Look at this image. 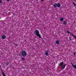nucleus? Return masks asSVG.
Instances as JSON below:
<instances>
[{
  "instance_id": "nucleus-9",
  "label": "nucleus",
  "mask_w": 76,
  "mask_h": 76,
  "mask_svg": "<svg viewBox=\"0 0 76 76\" xmlns=\"http://www.w3.org/2000/svg\"><path fill=\"white\" fill-rule=\"evenodd\" d=\"M2 74L3 76H7L5 74H4V73L2 72Z\"/></svg>"
},
{
  "instance_id": "nucleus-14",
  "label": "nucleus",
  "mask_w": 76,
  "mask_h": 76,
  "mask_svg": "<svg viewBox=\"0 0 76 76\" xmlns=\"http://www.w3.org/2000/svg\"><path fill=\"white\" fill-rule=\"evenodd\" d=\"M56 43L57 44H59V42H58V41H57L56 42Z\"/></svg>"
},
{
  "instance_id": "nucleus-8",
  "label": "nucleus",
  "mask_w": 76,
  "mask_h": 76,
  "mask_svg": "<svg viewBox=\"0 0 76 76\" xmlns=\"http://www.w3.org/2000/svg\"><path fill=\"white\" fill-rule=\"evenodd\" d=\"M45 54L46 55V56L48 55V52H46Z\"/></svg>"
},
{
  "instance_id": "nucleus-19",
  "label": "nucleus",
  "mask_w": 76,
  "mask_h": 76,
  "mask_svg": "<svg viewBox=\"0 0 76 76\" xmlns=\"http://www.w3.org/2000/svg\"><path fill=\"white\" fill-rule=\"evenodd\" d=\"M69 39H70V40H71V41H72V39H71V38H70V37H69Z\"/></svg>"
},
{
  "instance_id": "nucleus-22",
  "label": "nucleus",
  "mask_w": 76,
  "mask_h": 76,
  "mask_svg": "<svg viewBox=\"0 0 76 76\" xmlns=\"http://www.w3.org/2000/svg\"><path fill=\"white\" fill-rule=\"evenodd\" d=\"M41 1H42V0H41Z\"/></svg>"
},
{
  "instance_id": "nucleus-23",
  "label": "nucleus",
  "mask_w": 76,
  "mask_h": 76,
  "mask_svg": "<svg viewBox=\"0 0 76 76\" xmlns=\"http://www.w3.org/2000/svg\"><path fill=\"white\" fill-rule=\"evenodd\" d=\"M36 0V1H37V0Z\"/></svg>"
},
{
  "instance_id": "nucleus-21",
  "label": "nucleus",
  "mask_w": 76,
  "mask_h": 76,
  "mask_svg": "<svg viewBox=\"0 0 76 76\" xmlns=\"http://www.w3.org/2000/svg\"><path fill=\"white\" fill-rule=\"evenodd\" d=\"M10 0H7V1H9Z\"/></svg>"
},
{
  "instance_id": "nucleus-1",
  "label": "nucleus",
  "mask_w": 76,
  "mask_h": 76,
  "mask_svg": "<svg viewBox=\"0 0 76 76\" xmlns=\"http://www.w3.org/2000/svg\"><path fill=\"white\" fill-rule=\"evenodd\" d=\"M35 33L36 34V35L38 37H39V38H42L41 37V35L39 34V31L38 30H36L35 31Z\"/></svg>"
},
{
  "instance_id": "nucleus-16",
  "label": "nucleus",
  "mask_w": 76,
  "mask_h": 76,
  "mask_svg": "<svg viewBox=\"0 0 76 76\" xmlns=\"http://www.w3.org/2000/svg\"><path fill=\"white\" fill-rule=\"evenodd\" d=\"M22 60L23 61V60H25V58H22Z\"/></svg>"
},
{
  "instance_id": "nucleus-2",
  "label": "nucleus",
  "mask_w": 76,
  "mask_h": 76,
  "mask_svg": "<svg viewBox=\"0 0 76 76\" xmlns=\"http://www.w3.org/2000/svg\"><path fill=\"white\" fill-rule=\"evenodd\" d=\"M23 56H26L27 55L26 52L25 51L23 50L21 52Z\"/></svg>"
},
{
  "instance_id": "nucleus-11",
  "label": "nucleus",
  "mask_w": 76,
  "mask_h": 76,
  "mask_svg": "<svg viewBox=\"0 0 76 76\" xmlns=\"http://www.w3.org/2000/svg\"><path fill=\"white\" fill-rule=\"evenodd\" d=\"M73 67L74 68V69H76V65H74L73 66Z\"/></svg>"
},
{
  "instance_id": "nucleus-3",
  "label": "nucleus",
  "mask_w": 76,
  "mask_h": 76,
  "mask_svg": "<svg viewBox=\"0 0 76 76\" xmlns=\"http://www.w3.org/2000/svg\"><path fill=\"white\" fill-rule=\"evenodd\" d=\"M2 38L3 39H6V36L5 35H2Z\"/></svg>"
},
{
  "instance_id": "nucleus-4",
  "label": "nucleus",
  "mask_w": 76,
  "mask_h": 76,
  "mask_svg": "<svg viewBox=\"0 0 76 76\" xmlns=\"http://www.w3.org/2000/svg\"><path fill=\"white\" fill-rule=\"evenodd\" d=\"M60 6L61 5L60 3H58L57 4V7H60Z\"/></svg>"
},
{
  "instance_id": "nucleus-12",
  "label": "nucleus",
  "mask_w": 76,
  "mask_h": 76,
  "mask_svg": "<svg viewBox=\"0 0 76 76\" xmlns=\"http://www.w3.org/2000/svg\"><path fill=\"white\" fill-rule=\"evenodd\" d=\"M63 24H64V25H66V22L65 21L64 22Z\"/></svg>"
},
{
  "instance_id": "nucleus-17",
  "label": "nucleus",
  "mask_w": 76,
  "mask_h": 76,
  "mask_svg": "<svg viewBox=\"0 0 76 76\" xmlns=\"http://www.w3.org/2000/svg\"><path fill=\"white\" fill-rule=\"evenodd\" d=\"M2 3V1L1 0H0V3Z\"/></svg>"
},
{
  "instance_id": "nucleus-20",
  "label": "nucleus",
  "mask_w": 76,
  "mask_h": 76,
  "mask_svg": "<svg viewBox=\"0 0 76 76\" xmlns=\"http://www.w3.org/2000/svg\"><path fill=\"white\" fill-rule=\"evenodd\" d=\"M75 54H76V53H74V56H75Z\"/></svg>"
},
{
  "instance_id": "nucleus-15",
  "label": "nucleus",
  "mask_w": 76,
  "mask_h": 76,
  "mask_svg": "<svg viewBox=\"0 0 76 76\" xmlns=\"http://www.w3.org/2000/svg\"><path fill=\"white\" fill-rule=\"evenodd\" d=\"M73 3L74 4V6H75V7H76V4H75V3L74 2H73Z\"/></svg>"
},
{
  "instance_id": "nucleus-10",
  "label": "nucleus",
  "mask_w": 76,
  "mask_h": 76,
  "mask_svg": "<svg viewBox=\"0 0 76 76\" xmlns=\"http://www.w3.org/2000/svg\"><path fill=\"white\" fill-rule=\"evenodd\" d=\"M64 20V18H61L60 19V20L61 21H63Z\"/></svg>"
},
{
  "instance_id": "nucleus-7",
  "label": "nucleus",
  "mask_w": 76,
  "mask_h": 76,
  "mask_svg": "<svg viewBox=\"0 0 76 76\" xmlns=\"http://www.w3.org/2000/svg\"><path fill=\"white\" fill-rule=\"evenodd\" d=\"M63 64V62H61V63L59 64V66H62Z\"/></svg>"
},
{
  "instance_id": "nucleus-13",
  "label": "nucleus",
  "mask_w": 76,
  "mask_h": 76,
  "mask_svg": "<svg viewBox=\"0 0 76 76\" xmlns=\"http://www.w3.org/2000/svg\"><path fill=\"white\" fill-rule=\"evenodd\" d=\"M9 62H7L6 63V64L7 66H8V65H9Z\"/></svg>"
},
{
  "instance_id": "nucleus-6",
  "label": "nucleus",
  "mask_w": 76,
  "mask_h": 76,
  "mask_svg": "<svg viewBox=\"0 0 76 76\" xmlns=\"http://www.w3.org/2000/svg\"><path fill=\"white\" fill-rule=\"evenodd\" d=\"M66 65V64H65L64 65H63L62 67V69H64L65 68V65Z\"/></svg>"
},
{
  "instance_id": "nucleus-5",
  "label": "nucleus",
  "mask_w": 76,
  "mask_h": 76,
  "mask_svg": "<svg viewBox=\"0 0 76 76\" xmlns=\"http://www.w3.org/2000/svg\"><path fill=\"white\" fill-rule=\"evenodd\" d=\"M53 6L55 7H57V5L56 3H55L53 5Z\"/></svg>"
},
{
  "instance_id": "nucleus-18",
  "label": "nucleus",
  "mask_w": 76,
  "mask_h": 76,
  "mask_svg": "<svg viewBox=\"0 0 76 76\" xmlns=\"http://www.w3.org/2000/svg\"><path fill=\"white\" fill-rule=\"evenodd\" d=\"M67 32L68 34H69V33H70V32L69 31H67Z\"/></svg>"
}]
</instances>
